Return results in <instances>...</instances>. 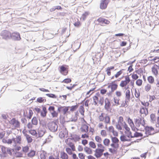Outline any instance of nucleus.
<instances>
[{"label": "nucleus", "instance_id": "obj_1", "mask_svg": "<svg viewBox=\"0 0 159 159\" xmlns=\"http://www.w3.org/2000/svg\"><path fill=\"white\" fill-rule=\"evenodd\" d=\"M11 33L7 30L2 31L0 33V36L2 39L7 40L10 39Z\"/></svg>", "mask_w": 159, "mask_h": 159}, {"label": "nucleus", "instance_id": "obj_2", "mask_svg": "<svg viewBox=\"0 0 159 159\" xmlns=\"http://www.w3.org/2000/svg\"><path fill=\"white\" fill-rule=\"evenodd\" d=\"M1 151L2 154H0V156L1 157L5 158L7 157L8 154L10 153V149L9 148L7 147L4 146H1Z\"/></svg>", "mask_w": 159, "mask_h": 159}, {"label": "nucleus", "instance_id": "obj_3", "mask_svg": "<svg viewBox=\"0 0 159 159\" xmlns=\"http://www.w3.org/2000/svg\"><path fill=\"white\" fill-rule=\"evenodd\" d=\"M47 126L48 129L52 132H55L57 130L58 125L54 121L49 122L47 124Z\"/></svg>", "mask_w": 159, "mask_h": 159}, {"label": "nucleus", "instance_id": "obj_4", "mask_svg": "<svg viewBox=\"0 0 159 159\" xmlns=\"http://www.w3.org/2000/svg\"><path fill=\"white\" fill-rule=\"evenodd\" d=\"M21 39L20 34L16 31L14 32L11 33L10 39L16 41H19Z\"/></svg>", "mask_w": 159, "mask_h": 159}, {"label": "nucleus", "instance_id": "obj_5", "mask_svg": "<svg viewBox=\"0 0 159 159\" xmlns=\"http://www.w3.org/2000/svg\"><path fill=\"white\" fill-rule=\"evenodd\" d=\"M59 71L60 72L64 75H66L68 72L69 66L66 65H63L60 66Z\"/></svg>", "mask_w": 159, "mask_h": 159}, {"label": "nucleus", "instance_id": "obj_6", "mask_svg": "<svg viewBox=\"0 0 159 159\" xmlns=\"http://www.w3.org/2000/svg\"><path fill=\"white\" fill-rule=\"evenodd\" d=\"M129 75H128L125 76V80H122L120 84V86L123 88L125 87L128 84L130 81V80L129 77Z\"/></svg>", "mask_w": 159, "mask_h": 159}, {"label": "nucleus", "instance_id": "obj_7", "mask_svg": "<svg viewBox=\"0 0 159 159\" xmlns=\"http://www.w3.org/2000/svg\"><path fill=\"white\" fill-rule=\"evenodd\" d=\"M110 0H101L100 7L101 9H105L107 7Z\"/></svg>", "mask_w": 159, "mask_h": 159}, {"label": "nucleus", "instance_id": "obj_8", "mask_svg": "<svg viewBox=\"0 0 159 159\" xmlns=\"http://www.w3.org/2000/svg\"><path fill=\"white\" fill-rule=\"evenodd\" d=\"M144 129L146 130L147 132H148L149 135H153L156 133V132H153L152 133H151V131L154 130V128L152 126H149L147 125L145 127Z\"/></svg>", "mask_w": 159, "mask_h": 159}, {"label": "nucleus", "instance_id": "obj_9", "mask_svg": "<svg viewBox=\"0 0 159 159\" xmlns=\"http://www.w3.org/2000/svg\"><path fill=\"white\" fill-rule=\"evenodd\" d=\"M97 21L102 24H105L108 25L109 24L110 21L103 18L100 17L97 20Z\"/></svg>", "mask_w": 159, "mask_h": 159}, {"label": "nucleus", "instance_id": "obj_10", "mask_svg": "<svg viewBox=\"0 0 159 159\" xmlns=\"http://www.w3.org/2000/svg\"><path fill=\"white\" fill-rule=\"evenodd\" d=\"M105 105L104 106L105 109L107 111H108L111 106V102L109 99L106 98L105 100Z\"/></svg>", "mask_w": 159, "mask_h": 159}, {"label": "nucleus", "instance_id": "obj_11", "mask_svg": "<svg viewBox=\"0 0 159 159\" xmlns=\"http://www.w3.org/2000/svg\"><path fill=\"white\" fill-rule=\"evenodd\" d=\"M139 112L140 114H144L145 116H146L148 114V108H145L142 106L140 108Z\"/></svg>", "mask_w": 159, "mask_h": 159}, {"label": "nucleus", "instance_id": "obj_12", "mask_svg": "<svg viewBox=\"0 0 159 159\" xmlns=\"http://www.w3.org/2000/svg\"><path fill=\"white\" fill-rule=\"evenodd\" d=\"M117 81V80L112 82V86L111 87V92L113 91V92L116 90L118 88V85L115 83Z\"/></svg>", "mask_w": 159, "mask_h": 159}, {"label": "nucleus", "instance_id": "obj_13", "mask_svg": "<svg viewBox=\"0 0 159 159\" xmlns=\"http://www.w3.org/2000/svg\"><path fill=\"white\" fill-rule=\"evenodd\" d=\"M80 129L82 132H87L88 131L89 126L86 124H84L80 128Z\"/></svg>", "mask_w": 159, "mask_h": 159}, {"label": "nucleus", "instance_id": "obj_14", "mask_svg": "<svg viewBox=\"0 0 159 159\" xmlns=\"http://www.w3.org/2000/svg\"><path fill=\"white\" fill-rule=\"evenodd\" d=\"M70 106H63V108L62 109L63 114L64 115H66L67 113L68 112V110Z\"/></svg>", "mask_w": 159, "mask_h": 159}, {"label": "nucleus", "instance_id": "obj_15", "mask_svg": "<svg viewBox=\"0 0 159 159\" xmlns=\"http://www.w3.org/2000/svg\"><path fill=\"white\" fill-rule=\"evenodd\" d=\"M35 151L31 150L30 152L27 154V156L31 158L35 156Z\"/></svg>", "mask_w": 159, "mask_h": 159}, {"label": "nucleus", "instance_id": "obj_16", "mask_svg": "<svg viewBox=\"0 0 159 159\" xmlns=\"http://www.w3.org/2000/svg\"><path fill=\"white\" fill-rule=\"evenodd\" d=\"M60 155L61 158L62 159H68V156L65 152H61Z\"/></svg>", "mask_w": 159, "mask_h": 159}, {"label": "nucleus", "instance_id": "obj_17", "mask_svg": "<svg viewBox=\"0 0 159 159\" xmlns=\"http://www.w3.org/2000/svg\"><path fill=\"white\" fill-rule=\"evenodd\" d=\"M79 111L81 115L84 116V112L85 111L84 108V104L80 106L79 108Z\"/></svg>", "mask_w": 159, "mask_h": 159}, {"label": "nucleus", "instance_id": "obj_18", "mask_svg": "<svg viewBox=\"0 0 159 159\" xmlns=\"http://www.w3.org/2000/svg\"><path fill=\"white\" fill-rule=\"evenodd\" d=\"M33 114V113L31 109H30L29 110V116H26L25 115V113H24L23 115L24 116H26L27 118L29 119H31Z\"/></svg>", "mask_w": 159, "mask_h": 159}, {"label": "nucleus", "instance_id": "obj_19", "mask_svg": "<svg viewBox=\"0 0 159 159\" xmlns=\"http://www.w3.org/2000/svg\"><path fill=\"white\" fill-rule=\"evenodd\" d=\"M84 151L88 154H92V150L90 148L85 147L84 148Z\"/></svg>", "mask_w": 159, "mask_h": 159}, {"label": "nucleus", "instance_id": "obj_20", "mask_svg": "<svg viewBox=\"0 0 159 159\" xmlns=\"http://www.w3.org/2000/svg\"><path fill=\"white\" fill-rule=\"evenodd\" d=\"M44 97H40L37 99L36 102L39 103H43L46 102V99Z\"/></svg>", "mask_w": 159, "mask_h": 159}, {"label": "nucleus", "instance_id": "obj_21", "mask_svg": "<svg viewBox=\"0 0 159 159\" xmlns=\"http://www.w3.org/2000/svg\"><path fill=\"white\" fill-rule=\"evenodd\" d=\"M125 97L127 100L130 101V91L128 89L125 93Z\"/></svg>", "mask_w": 159, "mask_h": 159}, {"label": "nucleus", "instance_id": "obj_22", "mask_svg": "<svg viewBox=\"0 0 159 159\" xmlns=\"http://www.w3.org/2000/svg\"><path fill=\"white\" fill-rule=\"evenodd\" d=\"M111 141L113 143L115 144L119 142V140L117 137H113L111 135Z\"/></svg>", "mask_w": 159, "mask_h": 159}, {"label": "nucleus", "instance_id": "obj_23", "mask_svg": "<svg viewBox=\"0 0 159 159\" xmlns=\"http://www.w3.org/2000/svg\"><path fill=\"white\" fill-rule=\"evenodd\" d=\"M104 122L106 124H109L110 123V117L109 116L106 114V116H105Z\"/></svg>", "mask_w": 159, "mask_h": 159}, {"label": "nucleus", "instance_id": "obj_24", "mask_svg": "<svg viewBox=\"0 0 159 159\" xmlns=\"http://www.w3.org/2000/svg\"><path fill=\"white\" fill-rule=\"evenodd\" d=\"M46 131L44 130H40L38 132L39 137H42L45 134Z\"/></svg>", "mask_w": 159, "mask_h": 159}, {"label": "nucleus", "instance_id": "obj_25", "mask_svg": "<svg viewBox=\"0 0 159 159\" xmlns=\"http://www.w3.org/2000/svg\"><path fill=\"white\" fill-rule=\"evenodd\" d=\"M125 133L127 137L129 138H133L134 136L132 135V132L130 131H125Z\"/></svg>", "mask_w": 159, "mask_h": 159}, {"label": "nucleus", "instance_id": "obj_26", "mask_svg": "<svg viewBox=\"0 0 159 159\" xmlns=\"http://www.w3.org/2000/svg\"><path fill=\"white\" fill-rule=\"evenodd\" d=\"M32 123L33 125H37L38 124V121L36 117H33L31 120Z\"/></svg>", "mask_w": 159, "mask_h": 159}, {"label": "nucleus", "instance_id": "obj_27", "mask_svg": "<svg viewBox=\"0 0 159 159\" xmlns=\"http://www.w3.org/2000/svg\"><path fill=\"white\" fill-rule=\"evenodd\" d=\"M67 144L70 147L73 151H75V147L74 144L71 142H69Z\"/></svg>", "mask_w": 159, "mask_h": 159}, {"label": "nucleus", "instance_id": "obj_28", "mask_svg": "<svg viewBox=\"0 0 159 159\" xmlns=\"http://www.w3.org/2000/svg\"><path fill=\"white\" fill-rule=\"evenodd\" d=\"M25 137L28 143H31L32 142L33 139L28 134L26 135Z\"/></svg>", "mask_w": 159, "mask_h": 159}, {"label": "nucleus", "instance_id": "obj_29", "mask_svg": "<svg viewBox=\"0 0 159 159\" xmlns=\"http://www.w3.org/2000/svg\"><path fill=\"white\" fill-rule=\"evenodd\" d=\"M148 82L151 84L154 83V78L152 76H150L148 77Z\"/></svg>", "mask_w": 159, "mask_h": 159}, {"label": "nucleus", "instance_id": "obj_30", "mask_svg": "<svg viewBox=\"0 0 159 159\" xmlns=\"http://www.w3.org/2000/svg\"><path fill=\"white\" fill-rule=\"evenodd\" d=\"M143 136V134L141 133H139L136 132L134 134V138H138L139 137H142Z\"/></svg>", "mask_w": 159, "mask_h": 159}, {"label": "nucleus", "instance_id": "obj_31", "mask_svg": "<svg viewBox=\"0 0 159 159\" xmlns=\"http://www.w3.org/2000/svg\"><path fill=\"white\" fill-rule=\"evenodd\" d=\"M125 70L124 69H122L118 72L115 75V76L116 78H118L122 73L123 71Z\"/></svg>", "mask_w": 159, "mask_h": 159}, {"label": "nucleus", "instance_id": "obj_32", "mask_svg": "<svg viewBox=\"0 0 159 159\" xmlns=\"http://www.w3.org/2000/svg\"><path fill=\"white\" fill-rule=\"evenodd\" d=\"M110 142V140L108 139H105L103 140V143L106 146H108Z\"/></svg>", "mask_w": 159, "mask_h": 159}, {"label": "nucleus", "instance_id": "obj_33", "mask_svg": "<svg viewBox=\"0 0 159 159\" xmlns=\"http://www.w3.org/2000/svg\"><path fill=\"white\" fill-rule=\"evenodd\" d=\"M78 106L79 105L77 104L75 105H74L71 107H70V111H75L78 108Z\"/></svg>", "mask_w": 159, "mask_h": 159}, {"label": "nucleus", "instance_id": "obj_34", "mask_svg": "<svg viewBox=\"0 0 159 159\" xmlns=\"http://www.w3.org/2000/svg\"><path fill=\"white\" fill-rule=\"evenodd\" d=\"M127 121L128 122L130 126L134 125V124L133 121L129 117L128 118Z\"/></svg>", "mask_w": 159, "mask_h": 159}, {"label": "nucleus", "instance_id": "obj_35", "mask_svg": "<svg viewBox=\"0 0 159 159\" xmlns=\"http://www.w3.org/2000/svg\"><path fill=\"white\" fill-rule=\"evenodd\" d=\"M89 147L93 148H96V145L94 142L91 141L89 143Z\"/></svg>", "mask_w": 159, "mask_h": 159}, {"label": "nucleus", "instance_id": "obj_36", "mask_svg": "<svg viewBox=\"0 0 159 159\" xmlns=\"http://www.w3.org/2000/svg\"><path fill=\"white\" fill-rule=\"evenodd\" d=\"M89 12H85L84 13L82 14V16L81 17V18L83 20H84L87 16L89 15Z\"/></svg>", "mask_w": 159, "mask_h": 159}, {"label": "nucleus", "instance_id": "obj_37", "mask_svg": "<svg viewBox=\"0 0 159 159\" xmlns=\"http://www.w3.org/2000/svg\"><path fill=\"white\" fill-rule=\"evenodd\" d=\"M71 82V80L70 78H66L61 82V83H64L66 84L70 83Z\"/></svg>", "mask_w": 159, "mask_h": 159}, {"label": "nucleus", "instance_id": "obj_38", "mask_svg": "<svg viewBox=\"0 0 159 159\" xmlns=\"http://www.w3.org/2000/svg\"><path fill=\"white\" fill-rule=\"evenodd\" d=\"M29 148L28 146L22 147V151L25 153L29 151Z\"/></svg>", "mask_w": 159, "mask_h": 159}, {"label": "nucleus", "instance_id": "obj_39", "mask_svg": "<svg viewBox=\"0 0 159 159\" xmlns=\"http://www.w3.org/2000/svg\"><path fill=\"white\" fill-rule=\"evenodd\" d=\"M73 137L74 139V141L76 142L77 141H78L80 139V138L79 136L76 134H73Z\"/></svg>", "mask_w": 159, "mask_h": 159}, {"label": "nucleus", "instance_id": "obj_40", "mask_svg": "<svg viewBox=\"0 0 159 159\" xmlns=\"http://www.w3.org/2000/svg\"><path fill=\"white\" fill-rule=\"evenodd\" d=\"M134 120L136 126L137 127H139L140 126V125L141 124V122L138 119H135Z\"/></svg>", "mask_w": 159, "mask_h": 159}, {"label": "nucleus", "instance_id": "obj_41", "mask_svg": "<svg viewBox=\"0 0 159 159\" xmlns=\"http://www.w3.org/2000/svg\"><path fill=\"white\" fill-rule=\"evenodd\" d=\"M21 138L20 136H17L16 137V143L20 144L21 143Z\"/></svg>", "mask_w": 159, "mask_h": 159}, {"label": "nucleus", "instance_id": "obj_42", "mask_svg": "<svg viewBox=\"0 0 159 159\" xmlns=\"http://www.w3.org/2000/svg\"><path fill=\"white\" fill-rule=\"evenodd\" d=\"M46 95L50 98H57V96L55 94L52 93H47Z\"/></svg>", "mask_w": 159, "mask_h": 159}, {"label": "nucleus", "instance_id": "obj_43", "mask_svg": "<svg viewBox=\"0 0 159 159\" xmlns=\"http://www.w3.org/2000/svg\"><path fill=\"white\" fill-rule=\"evenodd\" d=\"M124 125H122L123 126L124 128L126 130V131H129L130 129L129 127H128L127 125L126 124L125 122H123Z\"/></svg>", "mask_w": 159, "mask_h": 159}, {"label": "nucleus", "instance_id": "obj_44", "mask_svg": "<svg viewBox=\"0 0 159 159\" xmlns=\"http://www.w3.org/2000/svg\"><path fill=\"white\" fill-rule=\"evenodd\" d=\"M152 71L155 75H157L158 71L157 69L155 67H153L152 68Z\"/></svg>", "mask_w": 159, "mask_h": 159}, {"label": "nucleus", "instance_id": "obj_45", "mask_svg": "<svg viewBox=\"0 0 159 159\" xmlns=\"http://www.w3.org/2000/svg\"><path fill=\"white\" fill-rule=\"evenodd\" d=\"M28 132L29 134L33 136H35L37 134L36 131L34 129L29 130Z\"/></svg>", "mask_w": 159, "mask_h": 159}, {"label": "nucleus", "instance_id": "obj_46", "mask_svg": "<svg viewBox=\"0 0 159 159\" xmlns=\"http://www.w3.org/2000/svg\"><path fill=\"white\" fill-rule=\"evenodd\" d=\"M104 114V113H102L101 115L99 116V118L100 121H103L104 120L105 117L103 115Z\"/></svg>", "mask_w": 159, "mask_h": 159}, {"label": "nucleus", "instance_id": "obj_47", "mask_svg": "<svg viewBox=\"0 0 159 159\" xmlns=\"http://www.w3.org/2000/svg\"><path fill=\"white\" fill-rule=\"evenodd\" d=\"M66 152L70 155H71L72 154V150L69 148H66Z\"/></svg>", "mask_w": 159, "mask_h": 159}, {"label": "nucleus", "instance_id": "obj_48", "mask_svg": "<svg viewBox=\"0 0 159 159\" xmlns=\"http://www.w3.org/2000/svg\"><path fill=\"white\" fill-rule=\"evenodd\" d=\"M143 81L142 80L138 79L136 81V84L138 86H140L142 84Z\"/></svg>", "mask_w": 159, "mask_h": 159}, {"label": "nucleus", "instance_id": "obj_49", "mask_svg": "<svg viewBox=\"0 0 159 159\" xmlns=\"http://www.w3.org/2000/svg\"><path fill=\"white\" fill-rule=\"evenodd\" d=\"M151 85L149 84H147V85H146L145 86V90L146 91L148 92L151 89Z\"/></svg>", "mask_w": 159, "mask_h": 159}, {"label": "nucleus", "instance_id": "obj_50", "mask_svg": "<svg viewBox=\"0 0 159 159\" xmlns=\"http://www.w3.org/2000/svg\"><path fill=\"white\" fill-rule=\"evenodd\" d=\"M51 114L52 115V117H57L58 116V113L56 112L55 111H52L51 112Z\"/></svg>", "mask_w": 159, "mask_h": 159}, {"label": "nucleus", "instance_id": "obj_51", "mask_svg": "<svg viewBox=\"0 0 159 159\" xmlns=\"http://www.w3.org/2000/svg\"><path fill=\"white\" fill-rule=\"evenodd\" d=\"M120 139L121 141L124 142H125V140L126 139V137L125 135L123 134L120 136Z\"/></svg>", "mask_w": 159, "mask_h": 159}, {"label": "nucleus", "instance_id": "obj_52", "mask_svg": "<svg viewBox=\"0 0 159 159\" xmlns=\"http://www.w3.org/2000/svg\"><path fill=\"white\" fill-rule=\"evenodd\" d=\"M95 139L97 142L99 143L101 142L102 140L101 138L98 136H96L95 137Z\"/></svg>", "mask_w": 159, "mask_h": 159}, {"label": "nucleus", "instance_id": "obj_53", "mask_svg": "<svg viewBox=\"0 0 159 159\" xmlns=\"http://www.w3.org/2000/svg\"><path fill=\"white\" fill-rule=\"evenodd\" d=\"M16 120L15 118H13L9 122L10 124L12 125H14L15 122L17 121Z\"/></svg>", "mask_w": 159, "mask_h": 159}, {"label": "nucleus", "instance_id": "obj_54", "mask_svg": "<svg viewBox=\"0 0 159 159\" xmlns=\"http://www.w3.org/2000/svg\"><path fill=\"white\" fill-rule=\"evenodd\" d=\"M78 156L80 159H84L85 155L82 153H80L78 154Z\"/></svg>", "mask_w": 159, "mask_h": 159}, {"label": "nucleus", "instance_id": "obj_55", "mask_svg": "<svg viewBox=\"0 0 159 159\" xmlns=\"http://www.w3.org/2000/svg\"><path fill=\"white\" fill-rule=\"evenodd\" d=\"M16 155V158H20L23 157V153L20 152H17Z\"/></svg>", "mask_w": 159, "mask_h": 159}, {"label": "nucleus", "instance_id": "obj_56", "mask_svg": "<svg viewBox=\"0 0 159 159\" xmlns=\"http://www.w3.org/2000/svg\"><path fill=\"white\" fill-rule=\"evenodd\" d=\"M155 115L152 113L150 115V119L152 121H154L156 120L155 118Z\"/></svg>", "mask_w": 159, "mask_h": 159}, {"label": "nucleus", "instance_id": "obj_57", "mask_svg": "<svg viewBox=\"0 0 159 159\" xmlns=\"http://www.w3.org/2000/svg\"><path fill=\"white\" fill-rule=\"evenodd\" d=\"M123 121V118L122 116H120L119 118L118 123H120L121 125H123L122 122Z\"/></svg>", "mask_w": 159, "mask_h": 159}, {"label": "nucleus", "instance_id": "obj_58", "mask_svg": "<svg viewBox=\"0 0 159 159\" xmlns=\"http://www.w3.org/2000/svg\"><path fill=\"white\" fill-rule=\"evenodd\" d=\"M104 99L103 97H101L98 102L101 105H102L104 103Z\"/></svg>", "mask_w": 159, "mask_h": 159}, {"label": "nucleus", "instance_id": "obj_59", "mask_svg": "<svg viewBox=\"0 0 159 159\" xmlns=\"http://www.w3.org/2000/svg\"><path fill=\"white\" fill-rule=\"evenodd\" d=\"M132 77L134 80H136L139 78V76L136 74H133L132 75Z\"/></svg>", "mask_w": 159, "mask_h": 159}, {"label": "nucleus", "instance_id": "obj_60", "mask_svg": "<svg viewBox=\"0 0 159 159\" xmlns=\"http://www.w3.org/2000/svg\"><path fill=\"white\" fill-rule=\"evenodd\" d=\"M74 25L75 27H79L81 25V24L80 22L78 21L77 22H75L74 24Z\"/></svg>", "mask_w": 159, "mask_h": 159}, {"label": "nucleus", "instance_id": "obj_61", "mask_svg": "<svg viewBox=\"0 0 159 159\" xmlns=\"http://www.w3.org/2000/svg\"><path fill=\"white\" fill-rule=\"evenodd\" d=\"M95 153L94 156L96 157V156H98L101 153H102L100 151L97 150V148L94 151Z\"/></svg>", "mask_w": 159, "mask_h": 159}, {"label": "nucleus", "instance_id": "obj_62", "mask_svg": "<svg viewBox=\"0 0 159 159\" xmlns=\"http://www.w3.org/2000/svg\"><path fill=\"white\" fill-rule=\"evenodd\" d=\"M121 124L120 123H118L116 125V129L119 130H121L122 129V128L121 126L120 125Z\"/></svg>", "mask_w": 159, "mask_h": 159}, {"label": "nucleus", "instance_id": "obj_63", "mask_svg": "<svg viewBox=\"0 0 159 159\" xmlns=\"http://www.w3.org/2000/svg\"><path fill=\"white\" fill-rule=\"evenodd\" d=\"M101 134L102 136L104 137H105L107 136L106 132L104 130H102L101 131Z\"/></svg>", "mask_w": 159, "mask_h": 159}, {"label": "nucleus", "instance_id": "obj_64", "mask_svg": "<svg viewBox=\"0 0 159 159\" xmlns=\"http://www.w3.org/2000/svg\"><path fill=\"white\" fill-rule=\"evenodd\" d=\"M136 73L139 74L143 72V70L142 68H140L139 70H136L135 71Z\"/></svg>", "mask_w": 159, "mask_h": 159}]
</instances>
